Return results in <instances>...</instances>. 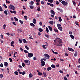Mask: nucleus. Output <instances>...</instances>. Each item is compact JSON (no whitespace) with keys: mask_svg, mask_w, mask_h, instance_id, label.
Instances as JSON below:
<instances>
[{"mask_svg":"<svg viewBox=\"0 0 80 80\" xmlns=\"http://www.w3.org/2000/svg\"><path fill=\"white\" fill-rule=\"evenodd\" d=\"M51 14L53 15H55V12L53 10H51Z\"/></svg>","mask_w":80,"mask_h":80,"instance_id":"obj_12","label":"nucleus"},{"mask_svg":"<svg viewBox=\"0 0 80 80\" xmlns=\"http://www.w3.org/2000/svg\"><path fill=\"white\" fill-rule=\"evenodd\" d=\"M4 12L5 15H8V13L7 12V10H5Z\"/></svg>","mask_w":80,"mask_h":80,"instance_id":"obj_27","label":"nucleus"},{"mask_svg":"<svg viewBox=\"0 0 80 80\" xmlns=\"http://www.w3.org/2000/svg\"><path fill=\"white\" fill-rule=\"evenodd\" d=\"M27 16H25L24 17V18L26 20H27Z\"/></svg>","mask_w":80,"mask_h":80,"instance_id":"obj_41","label":"nucleus"},{"mask_svg":"<svg viewBox=\"0 0 80 80\" xmlns=\"http://www.w3.org/2000/svg\"><path fill=\"white\" fill-rule=\"evenodd\" d=\"M30 25H31L32 27H34L35 26V25H34L32 23H30Z\"/></svg>","mask_w":80,"mask_h":80,"instance_id":"obj_29","label":"nucleus"},{"mask_svg":"<svg viewBox=\"0 0 80 80\" xmlns=\"http://www.w3.org/2000/svg\"><path fill=\"white\" fill-rule=\"evenodd\" d=\"M0 66L1 67H3V64L2 63H1L0 64Z\"/></svg>","mask_w":80,"mask_h":80,"instance_id":"obj_51","label":"nucleus"},{"mask_svg":"<svg viewBox=\"0 0 80 80\" xmlns=\"http://www.w3.org/2000/svg\"><path fill=\"white\" fill-rule=\"evenodd\" d=\"M46 31H47V32L48 33L49 32V30L48 28L47 27L46 28Z\"/></svg>","mask_w":80,"mask_h":80,"instance_id":"obj_32","label":"nucleus"},{"mask_svg":"<svg viewBox=\"0 0 80 80\" xmlns=\"http://www.w3.org/2000/svg\"><path fill=\"white\" fill-rule=\"evenodd\" d=\"M22 66L23 67H24L25 66V64H24V63L23 62H22Z\"/></svg>","mask_w":80,"mask_h":80,"instance_id":"obj_36","label":"nucleus"},{"mask_svg":"<svg viewBox=\"0 0 80 80\" xmlns=\"http://www.w3.org/2000/svg\"><path fill=\"white\" fill-rule=\"evenodd\" d=\"M58 19L59 20V22H61L62 21V18L61 17H58Z\"/></svg>","mask_w":80,"mask_h":80,"instance_id":"obj_33","label":"nucleus"},{"mask_svg":"<svg viewBox=\"0 0 80 80\" xmlns=\"http://www.w3.org/2000/svg\"><path fill=\"white\" fill-rule=\"evenodd\" d=\"M13 18H14L15 21H18V18H16V17H13Z\"/></svg>","mask_w":80,"mask_h":80,"instance_id":"obj_28","label":"nucleus"},{"mask_svg":"<svg viewBox=\"0 0 80 80\" xmlns=\"http://www.w3.org/2000/svg\"><path fill=\"white\" fill-rule=\"evenodd\" d=\"M19 22H20V23L21 24H22L23 23V22L22 20H19Z\"/></svg>","mask_w":80,"mask_h":80,"instance_id":"obj_42","label":"nucleus"},{"mask_svg":"<svg viewBox=\"0 0 80 80\" xmlns=\"http://www.w3.org/2000/svg\"><path fill=\"white\" fill-rule=\"evenodd\" d=\"M38 74L39 76H41L42 75V73L41 72H39L38 73Z\"/></svg>","mask_w":80,"mask_h":80,"instance_id":"obj_48","label":"nucleus"},{"mask_svg":"<svg viewBox=\"0 0 80 80\" xmlns=\"http://www.w3.org/2000/svg\"><path fill=\"white\" fill-rule=\"evenodd\" d=\"M61 3H62V5H66L68 4V2H65V1H62V2H61Z\"/></svg>","mask_w":80,"mask_h":80,"instance_id":"obj_7","label":"nucleus"},{"mask_svg":"<svg viewBox=\"0 0 80 80\" xmlns=\"http://www.w3.org/2000/svg\"><path fill=\"white\" fill-rule=\"evenodd\" d=\"M19 42L20 43H22V41L21 39H19Z\"/></svg>","mask_w":80,"mask_h":80,"instance_id":"obj_39","label":"nucleus"},{"mask_svg":"<svg viewBox=\"0 0 80 80\" xmlns=\"http://www.w3.org/2000/svg\"><path fill=\"white\" fill-rule=\"evenodd\" d=\"M18 67L19 68H20V69L22 68V67L21 65H19Z\"/></svg>","mask_w":80,"mask_h":80,"instance_id":"obj_55","label":"nucleus"},{"mask_svg":"<svg viewBox=\"0 0 80 80\" xmlns=\"http://www.w3.org/2000/svg\"><path fill=\"white\" fill-rule=\"evenodd\" d=\"M37 9L38 11H40V7H37Z\"/></svg>","mask_w":80,"mask_h":80,"instance_id":"obj_35","label":"nucleus"},{"mask_svg":"<svg viewBox=\"0 0 80 80\" xmlns=\"http://www.w3.org/2000/svg\"><path fill=\"white\" fill-rule=\"evenodd\" d=\"M24 62L27 64V65L29 66L31 64V62L29 60H25L24 61Z\"/></svg>","mask_w":80,"mask_h":80,"instance_id":"obj_4","label":"nucleus"},{"mask_svg":"<svg viewBox=\"0 0 80 80\" xmlns=\"http://www.w3.org/2000/svg\"><path fill=\"white\" fill-rule=\"evenodd\" d=\"M69 33L70 34L72 35V31H69Z\"/></svg>","mask_w":80,"mask_h":80,"instance_id":"obj_62","label":"nucleus"},{"mask_svg":"<svg viewBox=\"0 0 80 80\" xmlns=\"http://www.w3.org/2000/svg\"><path fill=\"white\" fill-rule=\"evenodd\" d=\"M0 78H2L3 77H4L3 75L2 74H1L0 75Z\"/></svg>","mask_w":80,"mask_h":80,"instance_id":"obj_37","label":"nucleus"},{"mask_svg":"<svg viewBox=\"0 0 80 80\" xmlns=\"http://www.w3.org/2000/svg\"><path fill=\"white\" fill-rule=\"evenodd\" d=\"M42 47L43 48H44V49H46V47L44 45H42Z\"/></svg>","mask_w":80,"mask_h":80,"instance_id":"obj_53","label":"nucleus"},{"mask_svg":"<svg viewBox=\"0 0 80 80\" xmlns=\"http://www.w3.org/2000/svg\"><path fill=\"white\" fill-rule=\"evenodd\" d=\"M33 23L34 24L36 23V20L35 18L33 19Z\"/></svg>","mask_w":80,"mask_h":80,"instance_id":"obj_14","label":"nucleus"},{"mask_svg":"<svg viewBox=\"0 0 80 80\" xmlns=\"http://www.w3.org/2000/svg\"><path fill=\"white\" fill-rule=\"evenodd\" d=\"M70 37H71V38H72L73 40L74 39V37L73 36L71 35H70Z\"/></svg>","mask_w":80,"mask_h":80,"instance_id":"obj_22","label":"nucleus"},{"mask_svg":"<svg viewBox=\"0 0 80 80\" xmlns=\"http://www.w3.org/2000/svg\"><path fill=\"white\" fill-rule=\"evenodd\" d=\"M25 48L26 50H29V48H28V47H27V46H25Z\"/></svg>","mask_w":80,"mask_h":80,"instance_id":"obj_23","label":"nucleus"},{"mask_svg":"<svg viewBox=\"0 0 80 80\" xmlns=\"http://www.w3.org/2000/svg\"><path fill=\"white\" fill-rule=\"evenodd\" d=\"M22 41H23V42H24V43H27V41H26V40L25 39H23Z\"/></svg>","mask_w":80,"mask_h":80,"instance_id":"obj_17","label":"nucleus"},{"mask_svg":"<svg viewBox=\"0 0 80 80\" xmlns=\"http://www.w3.org/2000/svg\"><path fill=\"white\" fill-rule=\"evenodd\" d=\"M41 3L42 5H44V2L42 1L41 2Z\"/></svg>","mask_w":80,"mask_h":80,"instance_id":"obj_61","label":"nucleus"},{"mask_svg":"<svg viewBox=\"0 0 80 80\" xmlns=\"http://www.w3.org/2000/svg\"><path fill=\"white\" fill-rule=\"evenodd\" d=\"M45 36L48 39L49 36H48V34H45Z\"/></svg>","mask_w":80,"mask_h":80,"instance_id":"obj_38","label":"nucleus"},{"mask_svg":"<svg viewBox=\"0 0 80 80\" xmlns=\"http://www.w3.org/2000/svg\"><path fill=\"white\" fill-rule=\"evenodd\" d=\"M63 78L64 80H68V78H66V76H64Z\"/></svg>","mask_w":80,"mask_h":80,"instance_id":"obj_44","label":"nucleus"},{"mask_svg":"<svg viewBox=\"0 0 80 80\" xmlns=\"http://www.w3.org/2000/svg\"><path fill=\"white\" fill-rule=\"evenodd\" d=\"M48 2L50 3L53 2V0H48Z\"/></svg>","mask_w":80,"mask_h":80,"instance_id":"obj_24","label":"nucleus"},{"mask_svg":"<svg viewBox=\"0 0 80 80\" xmlns=\"http://www.w3.org/2000/svg\"><path fill=\"white\" fill-rule=\"evenodd\" d=\"M12 24H13V25H15V26L17 25L16 24V22H12Z\"/></svg>","mask_w":80,"mask_h":80,"instance_id":"obj_50","label":"nucleus"},{"mask_svg":"<svg viewBox=\"0 0 80 80\" xmlns=\"http://www.w3.org/2000/svg\"><path fill=\"white\" fill-rule=\"evenodd\" d=\"M34 3V2L33 1H32L31 2H30L29 3L30 5H33Z\"/></svg>","mask_w":80,"mask_h":80,"instance_id":"obj_11","label":"nucleus"},{"mask_svg":"<svg viewBox=\"0 0 80 80\" xmlns=\"http://www.w3.org/2000/svg\"><path fill=\"white\" fill-rule=\"evenodd\" d=\"M29 7H30V8L31 9H33L34 8V6H30Z\"/></svg>","mask_w":80,"mask_h":80,"instance_id":"obj_34","label":"nucleus"},{"mask_svg":"<svg viewBox=\"0 0 80 80\" xmlns=\"http://www.w3.org/2000/svg\"><path fill=\"white\" fill-rule=\"evenodd\" d=\"M4 65L5 67H7L8 65V64L7 62H5L4 63Z\"/></svg>","mask_w":80,"mask_h":80,"instance_id":"obj_10","label":"nucleus"},{"mask_svg":"<svg viewBox=\"0 0 80 80\" xmlns=\"http://www.w3.org/2000/svg\"><path fill=\"white\" fill-rule=\"evenodd\" d=\"M38 31L41 32L43 31V30L41 28H38Z\"/></svg>","mask_w":80,"mask_h":80,"instance_id":"obj_20","label":"nucleus"},{"mask_svg":"<svg viewBox=\"0 0 80 80\" xmlns=\"http://www.w3.org/2000/svg\"><path fill=\"white\" fill-rule=\"evenodd\" d=\"M43 75H44V77H46L47 76V73L45 72H43Z\"/></svg>","mask_w":80,"mask_h":80,"instance_id":"obj_19","label":"nucleus"},{"mask_svg":"<svg viewBox=\"0 0 80 80\" xmlns=\"http://www.w3.org/2000/svg\"><path fill=\"white\" fill-rule=\"evenodd\" d=\"M47 5H50L51 7H53V6H54V5L53 4H52V3H50L49 2H48V3H47Z\"/></svg>","mask_w":80,"mask_h":80,"instance_id":"obj_9","label":"nucleus"},{"mask_svg":"<svg viewBox=\"0 0 80 80\" xmlns=\"http://www.w3.org/2000/svg\"><path fill=\"white\" fill-rule=\"evenodd\" d=\"M32 74L30 73L29 75V77L30 78H31L32 77Z\"/></svg>","mask_w":80,"mask_h":80,"instance_id":"obj_31","label":"nucleus"},{"mask_svg":"<svg viewBox=\"0 0 80 80\" xmlns=\"http://www.w3.org/2000/svg\"><path fill=\"white\" fill-rule=\"evenodd\" d=\"M47 70L48 71H49V70H51L52 69V68L51 67H48L47 68Z\"/></svg>","mask_w":80,"mask_h":80,"instance_id":"obj_16","label":"nucleus"},{"mask_svg":"<svg viewBox=\"0 0 80 80\" xmlns=\"http://www.w3.org/2000/svg\"><path fill=\"white\" fill-rule=\"evenodd\" d=\"M6 3H10V2L9 1H7V0L6 1Z\"/></svg>","mask_w":80,"mask_h":80,"instance_id":"obj_52","label":"nucleus"},{"mask_svg":"<svg viewBox=\"0 0 80 80\" xmlns=\"http://www.w3.org/2000/svg\"><path fill=\"white\" fill-rule=\"evenodd\" d=\"M9 8L10 9H11L12 10H14L15 9V7H14L13 5L10 4L9 6Z\"/></svg>","mask_w":80,"mask_h":80,"instance_id":"obj_3","label":"nucleus"},{"mask_svg":"<svg viewBox=\"0 0 80 80\" xmlns=\"http://www.w3.org/2000/svg\"><path fill=\"white\" fill-rule=\"evenodd\" d=\"M58 29L60 30V31H63L62 28V27H58Z\"/></svg>","mask_w":80,"mask_h":80,"instance_id":"obj_15","label":"nucleus"},{"mask_svg":"<svg viewBox=\"0 0 80 80\" xmlns=\"http://www.w3.org/2000/svg\"><path fill=\"white\" fill-rule=\"evenodd\" d=\"M22 74L23 75H24V74H25V71H24L22 72Z\"/></svg>","mask_w":80,"mask_h":80,"instance_id":"obj_57","label":"nucleus"},{"mask_svg":"<svg viewBox=\"0 0 80 80\" xmlns=\"http://www.w3.org/2000/svg\"><path fill=\"white\" fill-rule=\"evenodd\" d=\"M48 28L50 31H52V27H51L50 26H48Z\"/></svg>","mask_w":80,"mask_h":80,"instance_id":"obj_13","label":"nucleus"},{"mask_svg":"<svg viewBox=\"0 0 80 80\" xmlns=\"http://www.w3.org/2000/svg\"><path fill=\"white\" fill-rule=\"evenodd\" d=\"M9 60H10V62H12V59H11V58H9Z\"/></svg>","mask_w":80,"mask_h":80,"instance_id":"obj_47","label":"nucleus"},{"mask_svg":"<svg viewBox=\"0 0 80 80\" xmlns=\"http://www.w3.org/2000/svg\"><path fill=\"white\" fill-rule=\"evenodd\" d=\"M39 24L40 26H42V22H39Z\"/></svg>","mask_w":80,"mask_h":80,"instance_id":"obj_63","label":"nucleus"},{"mask_svg":"<svg viewBox=\"0 0 80 80\" xmlns=\"http://www.w3.org/2000/svg\"><path fill=\"white\" fill-rule=\"evenodd\" d=\"M45 46L46 47H47L48 45V43L47 42H45Z\"/></svg>","mask_w":80,"mask_h":80,"instance_id":"obj_49","label":"nucleus"},{"mask_svg":"<svg viewBox=\"0 0 80 80\" xmlns=\"http://www.w3.org/2000/svg\"><path fill=\"white\" fill-rule=\"evenodd\" d=\"M24 12L22 10V14L24 15Z\"/></svg>","mask_w":80,"mask_h":80,"instance_id":"obj_59","label":"nucleus"},{"mask_svg":"<svg viewBox=\"0 0 80 80\" xmlns=\"http://www.w3.org/2000/svg\"><path fill=\"white\" fill-rule=\"evenodd\" d=\"M49 23L50 24H51L52 25L53 24V22L52 21H50L49 22Z\"/></svg>","mask_w":80,"mask_h":80,"instance_id":"obj_25","label":"nucleus"},{"mask_svg":"<svg viewBox=\"0 0 80 80\" xmlns=\"http://www.w3.org/2000/svg\"><path fill=\"white\" fill-rule=\"evenodd\" d=\"M59 72L61 73H63V72L61 70H60L59 71Z\"/></svg>","mask_w":80,"mask_h":80,"instance_id":"obj_64","label":"nucleus"},{"mask_svg":"<svg viewBox=\"0 0 80 80\" xmlns=\"http://www.w3.org/2000/svg\"><path fill=\"white\" fill-rule=\"evenodd\" d=\"M59 10L60 11V12H63V10L62 9H60Z\"/></svg>","mask_w":80,"mask_h":80,"instance_id":"obj_60","label":"nucleus"},{"mask_svg":"<svg viewBox=\"0 0 80 80\" xmlns=\"http://www.w3.org/2000/svg\"><path fill=\"white\" fill-rule=\"evenodd\" d=\"M43 56L44 57H44V58H45H45L41 59V60L42 59V61L44 60V61H45L46 60V59H49L50 56L48 54L46 53H45L44 54Z\"/></svg>","mask_w":80,"mask_h":80,"instance_id":"obj_2","label":"nucleus"},{"mask_svg":"<svg viewBox=\"0 0 80 80\" xmlns=\"http://www.w3.org/2000/svg\"><path fill=\"white\" fill-rule=\"evenodd\" d=\"M57 42H57V43H55V45L56 46H62V40H61L60 39H58V40H57Z\"/></svg>","mask_w":80,"mask_h":80,"instance_id":"obj_1","label":"nucleus"},{"mask_svg":"<svg viewBox=\"0 0 80 80\" xmlns=\"http://www.w3.org/2000/svg\"><path fill=\"white\" fill-rule=\"evenodd\" d=\"M72 3H73V4L74 6L76 5V2H75L74 1H72Z\"/></svg>","mask_w":80,"mask_h":80,"instance_id":"obj_40","label":"nucleus"},{"mask_svg":"<svg viewBox=\"0 0 80 80\" xmlns=\"http://www.w3.org/2000/svg\"><path fill=\"white\" fill-rule=\"evenodd\" d=\"M51 66L52 67V68H55V66L54 64L51 65Z\"/></svg>","mask_w":80,"mask_h":80,"instance_id":"obj_21","label":"nucleus"},{"mask_svg":"<svg viewBox=\"0 0 80 80\" xmlns=\"http://www.w3.org/2000/svg\"><path fill=\"white\" fill-rule=\"evenodd\" d=\"M77 56H78L77 52H75V54H74V56L76 57Z\"/></svg>","mask_w":80,"mask_h":80,"instance_id":"obj_26","label":"nucleus"},{"mask_svg":"<svg viewBox=\"0 0 80 80\" xmlns=\"http://www.w3.org/2000/svg\"><path fill=\"white\" fill-rule=\"evenodd\" d=\"M41 66L42 67H43L45 65V61L42 60V59H41Z\"/></svg>","mask_w":80,"mask_h":80,"instance_id":"obj_5","label":"nucleus"},{"mask_svg":"<svg viewBox=\"0 0 80 80\" xmlns=\"http://www.w3.org/2000/svg\"><path fill=\"white\" fill-rule=\"evenodd\" d=\"M61 26V25L60 24H57V27L58 28L60 27V26Z\"/></svg>","mask_w":80,"mask_h":80,"instance_id":"obj_43","label":"nucleus"},{"mask_svg":"<svg viewBox=\"0 0 80 80\" xmlns=\"http://www.w3.org/2000/svg\"><path fill=\"white\" fill-rule=\"evenodd\" d=\"M36 1L37 2H40V0H36Z\"/></svg>","mask_w":80,"mask_h":80,"instance_id":"obj_58","label":"nucleus"},{"mask_svg":"<svg viewBox=\"0 0 80 80\" xmlns=\"http://www.w3.org/2000/svg\"><path fill=\"white\" fill-rule=\"evenodd\" d=\"M24 52L25 53H28V51H27V50H24Z\"/></svg>","mask_w":80,"mask_h":80,"instance_id":"obj_46","label":"nucleus"},{"mask_svg":"<svg viewBox=\"0 0 80 80\" xmlns=\"http://www.w3.org/2000/svg\"><path fill=\"white\" fill-rule=\"evenodd\" d=\"M68 50L69 51H71V52H73L74 51L73 50V49H72L70 48H68Z\"/></svg>","mask_w":80,"mask_h":80,"instance_id":"obj_8","label":"nucleus"},{"mask_svg":"<svg viewBox=\"0 0 80 80\" xmlns=\"http://www.w3.org/2000/svg\"><path fill=\"white\" fill-rule=\"evenodd\" d=\"M54 31L56 32H57V33H58V32H59L58 30L57 29H56L55 28L54 29Z\"/></svg>","mask_w":80,"mask_h":80,"instance_id":"obj_18","label":"nucleus"},{"mask_svg":"<svg viewBox=\"0 0 80 80\" xmlns=\"http://www.w3.org/2000/svg\"><path fill=\"white\" fill-rule=\"evenodd\" d=\"M33 56V54L32 53H29L28 54V56L29 58L32 57Z\"/></svg>","mask_w":80,"mask_h":80,"instance_id":"obj_6","label":"nucleus"},{"mask_svg":"<svg viewBox=\"0 0 80 80\" xmlns=\"http://www.w3.org/2000/svg\"><path fill=\"white\" fill-rule=\"evenodd\" d=\"M3 6H4L5 8H7V6L5 4H3Z\"/></svg>","mask_w":80,"mask_h":80,"instance_id":"obj_45","label":"nucleus"},{"mask_svg":"<svg viewBox=\"0 0 80 80\" xmlns=\"http://www.w3.org/2000/svg\"><path fill=\"white\" fill-rule=\"evenodd\" d=\"M14 43V41H12L11 42V45H12Z\"/></svg>","mask_w":80,"mask_h":80,"instance_id":"obj_56","label":"nucleus"},{"mask_svg":"<svg viewBox=\"0 0 80 80\" xmlns=\"http://www.w3.org/2000/svg\"><path fill=\"white\" fill-rule=\"evenodd\" d=\"M0 37L1 38V39H3V37L2 34H1L0 35Z\"/></svg>","mask_w":80,"mask_h":80,"instance_id":"obj_54","label":"nucleus"},{"mask_svg":"<svg viewBox=\"0 0 80 80\" xmlns=\"http://www.w3.org/2000/svg\"><path fill=\"white\" fill-rule=\"evenodd\" d=\"M14 73L15 74V75H18V72H17V71H15L14 72Z\"/></svg>","mask_w":80,"mask_h":80,"instance_id":"obj_30","label":"nucleus"}]
</instances>
